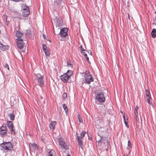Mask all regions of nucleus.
<instances>
[{"instance_id":"nucleus-1","label":"nucleus","mask_w":156,"mask_h":156,"mask_svg":"<svg viewBox=\"0 0 156 156\" xmlns=\"http://www.w3.org/2000/svg\"><path fill=\"white\" fill-rule=\"evenodd\" d=\"M103 132L101 130H99L98 133V136L100 137V139H98V140L97 141L98 143L99 142L103 143L104 144H106V145L108 147L109 146V142L108 141V138L104 137V135L102 134V133Z\"/></svg>"},{"instance_id":"nucleus-2","label":"nucleus","mask_w":156,"mask_h":156,"mask_svg":"<svg viewBox=\"0 0 156 156\" xmlns=\"http://www.w3.org/2000/svg\"><path fill=\"white\" fill-rule=\"evenodd\" d=\"M84 76L85 83L90 84L91 82L93 81V79L89 71H86L84 73Z\"/></svg>"},{"instance_id":"nucleus-3","label":"nucleus","mask_w":156,"mask_h":156,"mask_svg":"<svg viewBox=\"0 0 156 156\" xmlns=\"http://www.w3.org/2000/svg\"><path fill=\"white\" fill-rule=\"evenodd\" d=\"M36 76L37 84L41 87H43L44 83L43 76H41L40 74H36Z\"/></svg>"},{"instance_id":"nucleus-4","label":"nucleus","mask_w":156,"mask_h":156,"mask_svg":"<svg viewBox=\"0 0 156 156\" xmlns=\"http://www.w3.org/2000/svg\"><path fill=\"white\" fill-rule=\"evenodd\" d=\"M22 8L23 10L22 12V15L24 16H27L30 13L29 9L28 7L24 4H22Z\"/></svg>"},{"instance_id":"nucleus-5","label":"nucleus","mask_w":156,"mask_h":156,"mask_svg":"<svg viewBox=\"0 0 156 156\" xmlns=\"http://www.w3.org/2000/svg\"><path fill=\"white\" fill-rule=\"evenodd\" d=\"M67 31L68 30L67 28H63L60 29V32L58 34H59L61 37H65L67 35Z\"/></svg>"},{"instance_id":"nucleus-6","label":"nucleus","mask_w":156,"mask_h":156,"mask_svg":"<svg viewBox=\"0 0 156 156\" xmlns=\"http://www.w3.org/2000/svg\"><path fill=\"white\" fill-rule=\"evenodd\" d=\"M20 39V40H17V47L20 49H21L23 48L24 44L23 41L24 39Z\"/></svg>"},{"instance_id":"nucleus-7","label":"nucleus","mask_w":156,"mask_h":156,"mask_svg":"<svg viewBox=\"0 0 156 156\" xmlns=\"http://www.w3.org/2000/svg\"><path fill=\"white\" fill-rule=\"evenodd\" d=\"M58 141L61 147L66 149V144L63 139L62 138H60L58 139Z\"/></svg>"},{"instance_id":"nucleus-8","label":"nucleus","mask_w":156,"mask_h":156,"mask_svg":"<svg viewBox=\"0 0 156 156\" xmlns=\"http://www.w3.org/2000/svg\"><path fill=\"white\" fill-rule=\"evenodd\" d=\"M2 147V148L4 150L9 151L11 150L13 148L12 144L10 142H8V144L7 145Z\"/></svg>"},{"instance_id":"nucleus-9","label":"nucleus","mask_w":156,"mask_h":156,"mask_svg":"<svg viewBox=\"0 0 156 156\" xmlns=\"http://www.w3.org/2000/svg\"><path fill=\"white\" fill-rule=\"evenodd\" d=\"M60 77L61 80L64 83H67L69 78L66 74H65V73L61 76Z\"/></svg>"},{"instance_id":"nucleus-10","label":"nucleus","mask_w":156,"mask_h":156,"mask_svg":"<svg viewBox=\"0 0 156 156\" xmlns=\"http://www.w3.org/2000/svg\"><path fill=\"white\" fill-rule=\"evenodd\" d=\"M96 98H105V97L103 92H96L95 93Z\"/></svg>"},{"instance_id":"nucleus-11","label":"nucleus","mask_w":156,"mask_h":156,"mask_svg":"<svg viewBox=\"0 0 156 156\" xmlns=\"http://www.w3.org/2000/svg\"><path fill=\"white\" fill-rule=\"evenodd\" d=\"M77 140L78 142L79 145L80 146V147L83 149V142L81 139V138L80 136H77Z\"/></svg>"},{"instance_id":"nucleus-12","label":"nucleus","mask_w":156,"mask_h":156,"mask_svg":"<svg viewBox=\"0 0 156 156\" xmlns=\"http://www.w3.org/2000/svg\"><path fill=\"white\" fill-rule=\"evenodd\" d=\"M16 36L18 38L17 40H20V39H23V36H24V34L19 31H17L16 33Z\"/></svg>"},{"instance_id":"nucleus-13","label":"nucleus","mask_w":156,"mask_h":156,"mask_svg":"<svg viewBox=\"0 0 156 156\" xmlns=\"http://www.w3.org/2000/svg\"><path fill=\"white\" fill-rule=\"evenodd\" d=\"M56 26L57 27H58V29H59L62 25V21L61 20H58L56 21Z\"/></svg>"},{"instance_id":"nucleus-14","label":"nucleus","mask_w":156,"mask_h":156,"mask_svg":"<svg viewBox=\"0 0 156 156\" xmlns=\"http://www.w3.org/2000/svg\"><path fill=\"white\" fill-rule=\"evenodd\" d=\"M56 122L55 121H52L49 125L50 129L51 131H53L55 129V126Z\"/></svg>"},{"instance_id":"nucleus-15","label":"nucleus","mask_w":156,"mask_h":156,"mask_svg":"<svg viewBox=\"0 0 156 156\" xmlns=\"http://www.w3.org/2000/svg\"><path fill=\"white\" fill-rule=\"evenodd\" d=\"M105 98H95V101L97 104H100V103L104 102L105 101Z\"/></svg>"},{"instance_id":"nucleus-16","label":"nucleus","mask_w":156,"mask_h":156,"mask_svg":"<svg viewBox=\"0 0 156 156\" xmlns=\"http://www.w3.org/2000/svg\"><path fill=\"white\" fill-rule=\"evenodd\" d=\"M6 125L9 129L14 127L13 122L11 121H7Z\"/></svg>"},{"instance_id":"nucleus-17","label":"nucleus","mask_w":156,"mask_h":156,"mask_svg":"<svg viewBox=\"0 0 156 156\" xmlns=\"http://www.w3.org/2000/svg\"><path fill=\"white\" fill-rule=\"evenodd\" d=\"M7 133V131L6 130H4L0 129V135L1 137H3Z\"/></svg>"},{"instance_id":"nucleus-18","label":"nucleus","mask_w":156,"mask_h":156,"mask_svg":"<svg viewBox=\"0 0 156 156\" xmlns=\"http://www.w3.org/2000/svg\"><path fill=\"white\" fill-rule=\"evenodd\" d=\"M65 74L69 78V77L73 75V72L72 71L70 70H68L67 71L66 73H65Z\"/></svg>"},{"instance_id":"nucleus-19","label":"nucleus","mask_w":156,"mask_h":156,"mask_svg":"<svg viewBox=\"0 0 156 156\" xmlns=\"http://www.w3.org/2000/svg\"><path fill=\"white\" fill-rule=\"evenodd\" d=\"M151 34L152 37L153 38H155L156 37V29H153L151 32Z\"/></svg>"},{"instance_id":"nucleus-20","label":"nucleus","mask_w":156,"mask_h":156,"mask_svg":"<svg viewBox=\"0 0 156 156\" xmlns=\"http://www.w3.org/2000/svg\"><path fill=\"white\" fill-rule=\"evenodd\" d=\"M8 116L10 117L11 120L12 121L14 120L15 115L13 112L9 114Z\"/></svg>"},{"instance_id":"nucleus-21","label":"nucleus","mask_w":156,"mask_h":156,"mask_svg":"<svg viewBox=\"0 0 156 156\" xmlns=\"http://www.w3.org/2000/svg\"><path fill=\"white\" fill-rule=\"evenodd\" d=\"M9 129L10 130L11 133L12 134H13L14 135H15L16 134V133L15 131V128L14 126L13 127H12V128Z\"/></svg>"},{"instance_id":"nucleus-22","label":"nucleus","mask_w":156,"mask_h":156,"mask_svg":"<svg viewBox=\"0 0 156 156\" xmlns=\"http://www.w3.org/2000/svg\"><path fill=\"white\" fill-rule=\"evenodd\" d=\"M0 129H2L4 130H6L7 131V129L6 126V125L5 124H3L2 126L0 127Z\"/></svg>"},{"instance_id":"nucleus-23","label":"nucleus","mask_w":156,"mask_h":156,"mask_svg":"<svg viewBox=\"0 0 156 156\" xmlns=\"http://www.w3.org/2000/svg\"><path fill=\"white\" fill-rule=\"evenodd\" d=\"M145 94L146 95V97L147 98H151V95L150 94V92L149 90H145Z\"/></svg>"},{"instance_id":"nucleus-24","label":"nucleus","mask_w":156,"mask_h":156,"mask_svg":"<svg viewBox=\"0 0 156 156\" xmlns=\"http://www.w3.org/2000/svg\"><path fill=\"white\" fill-rule=\"evenodd\" d=\"M147 102L149 104L151 105L152 107H153V103L152 102V98H147L146 100Z\"/></svg>"},{"instance_id":"nucleus-25","label":"nucleus","mask_w":156,"mask_h":156,"mask_svg":"<svg viewBox=\"0 0 156 156\" xmlns=\"http://www.w3.org/2000/svg\"><path fill=\"white\" fill-rule=\"evenodd\" d=\"M0 48L2 51H5L6 49V46H3L1 43H0Z\"/></svg>"},{"instance_id":"nucleus-26","label":"nucleus","mask_w":156,"mask_h":156,"mask_svg":"<svg viewBox=\"0 0 156 156\" xmlns=\"http://www.w3.org/2000/svg\"><path fill=\"white\" fill-rule=\"evenodd\" d=\"M138 109V107L137 105H136L134 111V115H138L137 110Z\"/></svg>"},{"instance_id":"nucleus-27","label":"nucleus","mask_w":156,"mask_h":156,"mask_svg":"<svg viewBox=\"0 0 156 156\" xmlns=\"http://www.w3.org/2000/svg\"><path fill=\"white\" fill-rule=\"evenodd\" d=\"M43 51L46 55L48 56H49L50 53L47 49H44V50Z\"/></svg>"},{"instance_id":"nucleus-28","label":"nucleus","mask_w":156,"mask_h":156,"mask_svg":"<svg viewBox=\"0 0 156 156\" xmlns=\"http://www.w3.org/2000/svg\"><path fill=\"white\" fill-rule=\"evenodd\" d=\"M63 108H64V111H65L66 113H68V109L67 108L65 104H63Z\"/></svg>"},{"instance_id":"nucleus-29","label":"nucleus","mask_w":156,"mask_h":156,"mask_svg":"<svg viewBox=\"0 0 156 156\" xmlns=\"http://www.w3.org/2000/svg\"><path fill=\"white\" fill-rule=\"evenodd\" d=\"M55 152L54 150L52 149L48 152L49 156H53V154Z\"/></svg>"},{"instance_id":"nucleus-30","label":"nucleus","mask_w":156,"mask_h":156,"mask_svg":"<svg viewBox=\"0 0 156 156\" xmlns=\"http://www.w3.org/2000/svg\"><path fill=\"white\" fill-rule=\"evenodd\" d=\"M77 116L78 120H79V122L83 123V120L81 118V117L79 115H78Z\"/></svg>"},{"instance_id":"nucleus-31","label":"nucleus","mask_w":156,"mask_h":156,"mask_svg":"<svg viewBox=\"0 0 156 156\" xmlns=\"http://www.w3.org/2000/svg\"><path fill=\"white\" fill-rule=\"evenodd\" d=\"M86 133V132L85 131H82L80 134V135L81 136H80L81 138H83Z\"/></svg>"},{"instance_id":"nucleus-32","label":"nucleus","mask_w":156,"mask_h":156,"mask_svg":"<svg viewBox=\"0 0 156 156\" xmlns=\"http://www.w3.org/2000/svg\"><path fill=\"white\" fill-rule=\"evenodd\" d=\"M7 144H8V142H4L3 143H2L0 144V146L2 147H3L2 146H5V145H7Z\"/></svg>"},{"instance_id":"nucleus-33","label":"nucleus","mask_w":156,"mask_h":156,"mask_svg":"<svg viewBox=\"0 0 156 156\" xmlns=\"http://www.w3.org/2000/svg\"><path fill=\"white\" fill-rule=\"evenodd\" d=\"M86 50H85V51H83L81 52V53L84 56H87V54L86 53Z\"/></svg>"},{"instance_id":"nucleus-34","label":"nucleus","mask_w":156,"mask_h":156,"mask_svg":"<svg viewBox=\"0 0 156 156\" xmlns=\"http://www.w3.org/2000/svg\"><path fill=\"white\" fill-rule=\"evenodd\" d=\"M42 48L43 49V50H44V49H47V46L46 44H43L42 46Z\"/></svg>"},{"instance_id":"nucleus-35","label":"nucleus","mask_w":156,"mask_h":156,"mask_svg":"<svg viewBox=\"0 0 156 156\" xmlns=\"http://www.w3.org/2000/svg\"><path fill=\"white\" fill-rule=\"evenodd\" d=\"M67 94L66 93H64L62 94L63 98H67Z\"/></svg>"},{"instance_id":"nucleus-36","label":"nucleus","mask_w":156,"mask_h":156,"mask_svg":"<svg viewBox=\"0 0 156 156\" xmlns=\"http://www.w3.org/2000/svg\"><path fill=\"white\" fill-rule=\"evenodd\" d=\"M67 65L68 66H70L72 68H73V65L72 64L70 63V62H67Z\"/></svg>"},{"instance_id":"nucleus-37","label":"nucleus","mask_w":156,"mask_h":156,"mask_svg":"<svg viewBox=\"0 0 156 156\" xmlns=\"http://www.w3.org/2000/svg\"><path fill=\"white\" fill-rule=\"evenodd\" d=\"M56 2L58 3H60L61 4H63V2L61 0H58L56 1Z\"/></svg>"},{"instance_id":"nucleus-38","label":"nucleus","mask_w":156,"mask_h":156,"mask_svg":"<svg viewBox=\"0 0 156 156\" xmlns=\"http://www.w3.org/2000/svg\"><path fill=\"white\" fill-rule=\"evenodd\" d=\"M43 36L44 39L47 40V41H49L47 38H46V36L45 34H43Z\"/></svg>"},{"instance_id":"nucleus-39","label":"nucleus","mask_w":156,"mask_h":156,"mask_svg":"<svg viewBox=\"0 0 156 156\" xmlns=\"http://www.w3.org/2000/svg\"><path fill=\"white\" fill-rule=\"evenodd\" d=\"M5 66V68H7V69H8V70H9V65H8V64H7V63H6V64H5V66Z\"/></svg>"},{"instance_id":"nucleus-40","label":"nucleus","mask_w":156,"mask_h":156,"mask_svg":"<svg viewBox=\"0 0 156 156\" xmlns=\"http://www.w3.org/2000/svg\"><path fill=\"white\" fill-rule=\"evenodd\" d=\"M80 49L81 52H82V51H85V50H84V49H83V47H82L81 45L80 46Z\"/></svg>"},{"instance_id":"nucleus-41","label":"nucleus","mask_w":156,"mask_h":156,"mask_svg":"<svg viewBox=\"0 0 156 156\" xmlns=\"http://www.w3.org/2000/svg\"><path fill=\"white\" fill-rule=\"evenodd\" d=\"M31 146L33 147H34L35 148L36 147V144H31Z\"/></svg>"},{"instance_id":"nucleus-42","label":"nucleus","mask_w":156,"mask_h":156,"mask_svg":"<svg viewBox=\"0 0 156 156\" xmlns=\"http://www.w3.org/2000/svg\"><path fill=\"white\" fill-rule=\"evenodd\" d=\"M127 146H129V147H131V143L129 140L128 141Z\"/></svg>"},{"instance_id":"nucleus-43","label":"nucleus","mask_w":156,"mask_h":156,"mask_svg":"<svg viewBox=\"0 0 156 156\" xmlns=\"http://www.w3.org/2000/svg\"><path fill=\"white\" fill-rule=\"evenodd\" d=\"M124 122L126 126L128 128L129 127V126L127 125V121H125V122Z\"/></svg>"},{"instance_id":"nucleus-44","label":"nucleus","mask_w":156,"mask_h":156,"mask_svg":"<svg viewBox=\"0 0 156 156\" xmlns=\"http://www.w3.org/2000/svg\"><path fill=\"white\" fill-rule=\"evenodd\" d=\"M122 116H123V119H124V122H125V121H128V119H127L126 120V118H125V116L124 115H123Z\"/></svg>"},{"instance_id":"nucleus-45","label":"nucleus","mask_w":156,"mask_h":156,"mask_svg":"<svg viewBox=\"0 0 156 156\" xmlns=\"http://www.w3.org/2000/svg\"><path fill=\"white\" fill-rule=\"evenodd\" d=\"M85 57L87 61H89V59L88 57L87 56V55L86 56H85Z\"/></svg>"},{"instance_id":"nucleus-46","label":"nucleus","mask_w":156,"mask_h":156,"mask_svg":"<svg viewBox=\"0 0 156 156\" xmlns=\"http://www.w3.org/2000/svg\"><path fill=\"white\" fill-rule=\"evenodd\" d=\"M135 116L134 117V119L136 120L137 121V116H138V115H134Z\"/></svg>"},{"instance_id":"nucleus-47","label":"nucleus","mask_w":156,"mask_h":156,"mask_svg":"<svg viewBox=\"0 0 156 156\" xmlns=\"http://www.w3.org/2000/svg\"><path fill=\"white\" fill-rule=\"evenodd\" d=\"M13 1L15 2H19L20 1H22V0H13Z\"/></svg>"},{"instance_id":"nucleus-48","label":"nucleus","mask_w":156,"mask_h":156,"mask_svg":"<svg viewBox=\"0 0 156 156\" xmlns=\"http://www.w3.org/2000/svg\"><path fill=\"white\" fill-rule=\"evenodd\" d=\"M88 139H89L90 140H92L91 137L88 136Z\"/></svg>"},{"instance_id":"nucleus-49","label":"nucleus","mask_w":156,"mask_h":156,"mask_svg":"<svg viewBox=\"0 0 156 156\" xmlns=\"http://www.w3.org/2000/svg\"><path fill=\"white\" fill-rule=\"evenodd\" d=\"M128 18L129 19H130V16H129V14H128Z\"/></svg>"},{"instance_id":"nucleus-50","label":"nucleus","mask_w":156,"mask_h":156,"mask_svg":"<svg viewBox=\"0 0 156 156\" xmlns=\"http://www.w3.org/2000/svg\"><path fill=\"white\" fill-rule=\"evenodd\" d=\"M129 147H129V146H127V150H129Z\"/></svg>"},{"instance_id":"nucleus-51","label":"nucleus","mask_w":156,"mask_h":156,"mask_svg":"<svg viewBox=\"0 0 156 156\" xmlns=\"http://www.w3.org/2000/svg\"><path fill=\"white\" fill-rule=\"evenodd\" d=\"M107 149H106V151H108V146H107Z\"/></svg>"},{"instance_id":"nucleus-52","label":"nucleus","mask_w":156,"mask_h":156,"mask_svg":"<svg viewBox=\"0 0 156 156\" xmlns=\"http://www.w3.org/2000/svg\"><path fill=\"white\" fill-rule=\"evenodd\" d=\"M121 113H123V112H122V111H121Z\"/></svg>"}]
</instances>
